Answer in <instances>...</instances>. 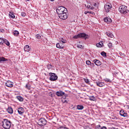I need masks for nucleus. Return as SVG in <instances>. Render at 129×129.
<instances>
[{
    "instance_id": "obj_8",
    "label": "nucleus",
    "mask_w": 129,
    "mask_h": 129,
    "mask_svg": "<svg viewBox=\"0 0 129 129\" xmlns=\"http://www.w3.org/2000/svg\"><path fill=\"white\" fill-rule=\"evenodd\" d=\"M112 7V6H111V4L109 3L106 4L104 6L105 12H106V13H108L110 11V9H111Z\"/></svg>"
},
{
    "instance_id": "obj_6",
    "label": "nucleus",
    "mask_w": 129,
    "mask_h": 129,
    "mask_svg": "<svg viewBox=\"0 0 129 129\" xmlns=\"http://www.w3.org/2000/svg\"><path fill=\"white\" fill-rule=\"evenodd\" d=\"M49 75L50 76L49 80L50 81H56L58 79V76L55 73H49Z\"/></svg>"
},
{
    "instance_id": "obj_37",
    "label": "nucleus",
    "mask_w": 129,
    "mask_h": 129,
    "mask_svg": "<svg viewBox=\"0 0 129 129\" xmlns=\"http://www.w3.org/2000/svg\"><path fill=\"white\" fill-rule=\"evenodd\" d=\"M26 88H27V89H31V87H30V86L28 85V84H26V86H25Z\"/></svg>"
},
{
    "instance_id": "obj_14",
    "label": "nucleus",
    "mask_w": 129,
    "mask_h": 129,
    "mask_svg": "<svg viewBox=\"0 0 129 129\" xmlns=\"http://www.w3.org/2000/svg\"><path fill=\"white\" fill-rule=\"evenodd\" d=\"M93 62L96 65V66H100L101 65V62L99 60L94 59Z\"/></svg>"
},
{
    "instance_id": "obj_44",
    "label": "nucleus",
    "mask_w": 129,
    "mask_h": 129,
    "mask_svg": "<svg viewBox=\"0 0 129 129\" xmlns=\"http://www.w3.org/2000/svg\"><path fill=\"white\" fill-rule=\"evenodd\" d=\"M90 65H91V66H92V67H94V63H91H91H90Z\"/></svg>"
},
{
    "instance_id": "obj_21",
    "label": "nucleus",
    "mask_w": 129,
    "mask_h": 129,
    "mask_svg": "<svg viewBox=\"0 0 129 129\" xmlns=\"http://www.w3.org/2000/svg\"><path fill=\"white\" fill-rule=\"evenodd\" d=\"M77 109H78V110H82V109H83V108H84V106H83V105H78L77 106Z\"/></svg>"
},
{
    "instance_id": "obj_12",
    "label": "nucleus",
    "mask_w": 129,
    "mask_h": 129,
    "mask_svg": "<svg viewBox=\"0 0 129 129\" xmlns=\"http://www.w3.org/2000/svg\"><path fill=\"white\" fill-rule=\"evenodd\" d=\"M24 112H25V110L23 109V107L18 108V112L19 114L23 115Z\"/></svg>"
},
{
    "instance_id": "obj_43",
    "label": "nucleus",
    "mask_w": 129,
    "mask_h": 129,
    "mask_svg": "<svg viewBox=\"0 0 129 129\" xmlns=\"http://www.w3.org/2000/svg\"><path fill=\"white\" fill-rule=\"evenodd\" d=\"M0 31L2 33H4L5 32V29H1Z\"/></svg>"
},
{
    "instance_id": "obj_1",
    "label": "nucleus",
    "mask_w": 129,
    "mask_h": 129,
    "mask_svg": "<svg viewBox=\"0 0 129 129\" xmlns=\"http://www.w3.org/2000/svg\"><path fill=\"white\" fill-rule=\"evenodd\" d=\"M2 125L5 129H10L12 125V122L8 119H5Z\"/></svg>"
},
{
    "instance_id": "obj_22",
    "label": "nucleus",
    "mask_w": 129,
    "mask_h": 129,
    "mask_svg": "<svg viewBox=\"0 0 129 129\" xmlns=\"http://www.w3.org/2000/svg\"><path fill=\"white\" fill-rule=\"evenodd\" d=\"M102 45H103V43L102 42H99L96 44V47L98 48H101L102 47Z\"/></svg>"
},
{
    "instance_id": "obj_20",
    "label": "nucleus",
    "mask_w": 129,
    "mask_h": 129,
    "mask_svg": "<svg viewBox=\"0 0 129 129\" xmlns=\"http://www.w3.org/2000/svg\"><path fill=\"white\" fill-rule=\"evenodd\" d=\"M106 35L108 36L110 38H113L114 36L113 34L111 33V32H106Z\"/></svg>"
},
{
    "instance_id": "obj_39",
    "label": "nucleus",
    "mask_w": 129,
    "mask_h": 129,
    "mask_svg": "<svg viewBox=\"0 0 129 129\" xmlns=\"http://www.w3.org/2000/svg\"><path fill=\"white\" fill-rule=\"evenodd\" d=\"M88 9H90V10H94V7H91L90 6H88Z\"/></svg>"
},
{
    "instance_id": "obj_31",
    "label": "nucleus",
    "mask_w": 129,
    "mask_h": 129,
    "mask_svg": "<svg viewBox=\"0 0 129 129\" xmlns=\"http://www.w3.org/2000/svg\"><path fill=\"white\" fill-rule=\"evenodd\" d=\"M53 68V66L51 65V64H49L47 65V68L48 70H50Z\"/></svg>"
},
{
    "instance_id": "obj_50",
    "label": "nucleus",
    "mask_w": 129,
    "mask_h": 129,
    "mask_svg": "<svg viewBox=\"0 0 129 129\" xmlns=\"http://www.w3.org/2000/svg\"><path fill=\"white\" fill-rule=\"evenodd\" d=\"M26 2H30V0H26Z\"/></svg>"
},
{
    "instance_id": "obj_7",
    "label": "nucleus",
    "mask_w": 129,
    "mask_h": 129,
    "mask_svg": "<svg viewBox=\"0 0 129 129\" xmlns=\"http://www.w3.org/2000/svg\"><path fill=\"white\" fill-rule=\"evenodd\" d=\"M58 17L59 19H61V20H66V19H68V15L66 12L58 15Z\"/></svg>"
},
{
    "instance_id": "obj_36",
    "label": "nucleus",
    "mask_w": 129,
    "mask_h": 129,
    "mask_svg": "<svg viewBox=\"0 0 129 129\" xmlns=\"http://www.w3.org/2000/svg\"><path fill=\"white\" fill-rule=\"evenodd\" d=\"M86 63L87 65H90V64H91V61H90V60H86Z\"/></svg>"
},
{
    "instance_id": "obj_38",
    "label": "nucleus",
    "mask_w": 129,
    "mask_h": 129,
    "mask_svg": "<svg viewBox=\"0 0 129 129\" xmlns=\"http://www.w3.org/2000/svg\"><path fill=\"white\" fill-rule=\"evenodd\" d=\"M77 47H78V48H81V49H82V48H83V45L79 44L77 45Z\"/></svg>"
},
{
    "instance_id": "obj_13",
    "label": "nucleus",
    "mask_w": 129,
    "mask_h": 129,
    "mask_svg": "<svg viewBox=\"0 0 129 129\" xmlns=\"http://www.w3.org/2000/svg\"><path fill=\"white\" fill-rule=\"evenodd\" d=\"M104 21L105 23H107V24H109L110 23H111L112 20L109 17H106L104 18Z\"/></svg>"
},
{
    "instance_id": "obj_46",
    "label": "nucleus",
    "mask_w": 129,
    "mask_h": 129,
    "mask_svg": "<svg viewBox=\"0 0 129 129\" xmlns=\"http://www.w3.org/2000/svg\"><path fill=\"white\" fill-rule=\"evenodd\" d=\"M84 14L85 15H87V14H88V11H85Z\"/></svg>"
},
{
    "instance_id": "obj_45",
    "label": "nucleus",
    "mask_w": 129,
    "mask_h": 129,
    "mask_svg": "<svg viewBox=\"0 0 129 129\" xmlns=\"http://www.w3.org/2000/svg\"><path fill=\"white\" fill-rule=\"evenodd\" d=\"M101 129H107L105 126H103L101 127Z\"/></svg>"
},
{
    "instance_id": "obj_42",
    "label": "nucleus",
    "mask_w": 129,
    "mask_h": 129,
    "mask_svg": "<svg viewBox=\"0 0 129 129\" xmlns=\"http://www.w3.org/2000/svg\"><path fill=\"white\" fill-rule=\"evenodd\" d=\"M58 129H67V128L65 127L64 126H61V127H59Z\"/></svg>"
},
{
    "instance_id": "obj_49",
    "label": "nucleus",
    "mask_w": 129,
    "mask_h": 129,
    "mask_svg": "<svg viewBox=\"0 0 129 129\" xmlns=\"http://www.w3.org/2000/svg\"><path fill=\"white\" fill-rule=\"evenodd\" d=\"M55 0H50L51 2H54Z\"/></svg>"
},
{
    "instance_id": "obj_34",
    "label": "nucleus",
    "mask_w": 129,
    "mask_h": 129,
    "mask_svg": "<svg viewBox=\"0 0 129 129\" xmlns=\"http://www.w3.org/2000/svg\"><path fill=\"white\" fill-rule=\"evenodd\" d=\"M26 13L22 12H21V17H26Z\"/></svg>"
},
{
    "instance_id": "obj_24",
    "label": "nucleus",
    "mask_w": 129,
    "mask_h": 129,
    "mask_svg": "<svg viewBox=\"0 0 129 129\" xmlns=\"http://www.w3.org/2000/svg\"><path fill=\"white\" fill-rule=\"evenodd\" d=\"M20 33L19 32V31L15 30L13 32V35H14V36H16V37H17V36H18L19 35Z\"/></svg>"
},
{
    "instance_id": "obj_15",
    "label": "nucleus",
    "mask_w": 129,
    "mask_h": 129,
    "mask_svg": "<svg viewBox=\"0 0 129 129\" xmlns=\"http://www.w3.org/2000/svg\"><path fill=\"white\" fill-rule=\"evenodd\" d=\"M64 94H65V92L62 91H59L56 92V95H57V96H62V95H64Z\"/></svg>"
},
{
    "instance_id": "obj_3",
    "label": "nucleus",
    "mask_w": 129,
    "mask_h": 129,
    "mask_svg": "<svg viewBox=\"0 0 129 129\" xmlns=\"http://www.w3.org/2000/svg\"><path fill=\"white\" fill-rule=\"evenodd\" d=\"M119 12L120 14H122V15H126V14L129 13L127 7L124 5H122L119 7Z\"/></svg>"
},
{
    "instance_id": "obj_27",
    "label": "nucleus",
    "mask_w": 129,
    "mask_h": 129,
    "mask_svg": "<svg viewBox=\"0 0 129 129\" xmlns=\"http://www.w3.org/2000/svg\"><path fill=\"white\" fill-rule=\"evenodd\" d=\"M4 43L7 46H9L10 45V42H9V41H8V40L7 39H4Z\"/></svg>"
},
{
    "instance_id": "obj_35",
    "label": "nucleus",
    "mask_w": 129,
    "mask_h": 129,
    "mask_svg": "<svg viewBox=\"0 0 129 129\" xmlns=\"http://www.w3.org/2000/svg\"><path fill=\"white\" fill-rule=\"evenodd\" d=\"M108 46L109 47V48H112V43L109 42V43H108Z\"/></svg>"
},
{
    "instance_id": "obj_10",
    "label": "nucleus",
    "mask_w": 129,
    "mask_h": 129,
    "mask_svg": "<svg viewBox=\"0 0 129 129\" xmlns=\"http://www.w3.org/2000/svg\"><path fill=\"white\" fill-rule=\"evenodd\" d=\"M6 86H7V87H13L14 86V83L11 82V81H8L6 84Z\"/></svg>"
},
{
    "instance_id": "obj_9",
    "label": "nucleus",
    "mask_w": 129,
    "mask_h": 129,
    "mask_svg": "<svg viewBox=\"0 0 129 129\" xmlns=\"http://www.w3.org/2000/svg\"><path fill=\"white\" fill-rule=\"evenodd\" d=\"M119 114L121 116H123V117H127V113L125 112L123 110H121L119 112Z\"/></svg>"
},
{
    "instance_id": "obj_11",
    "label": "nucleus",
    "mask_w": 129,
    "mask_h": 129,
    "mask_svg": "<svg viewBox=\"0 0 129 129\" xmlns=\"http://www.w3.org/2000/svg\"><path fill=\"white\" fill-rule=\"evenodd\" d=\"M56 48H58V49H63L64 48V44L59 42L56 44Z\"/></svg>"
},
{
    "instance_id": "obj_23",
    "label": "nucleus",
    "mask_w": 129,
    "mask_h": 129,
    "mask_svg": "<svg viewBox=\"0 0 129 129\" xmlns=\"http://www.w3.org/2000/svg\"><path fill=\"white\" fill-rule=\"evenodd\" d=\"M9 17L11 18V19H15V18H16L15 15H14V14H13L12 12H10Z\"/></svg>"
},
{
    "instance_id": "obj_30",
    "label": "nucleus",
    "mask_w": 129,
    "mask_h": 129,
    "mask_svg": "<svg viewBox=\"0 0 129 129\" xmlns=\"http://www.w3.org/2000/svg\"><path fill=\"white\" fill-rule=\"evenodd\" d=\"M5 43V39L3 38H0V44L1 45H3V44Z\"/></svg>"
},
{
    "instance_id": "obj_17",
    "label": "nucleus",
    "mask_w": 129,
    "mask_h": 129,
    "mask_svg": "<svg viewBox=\"0 0 129 129\" xmlns=\"http://www.w3.org/2000/svg\"><path fill=\"white\" fill-rule=\"evenodd\" d=\"M96 84L99 87H102L105 85L104 83L102 82H96Z\"/></svg>"
},
{
    "instance_id": "obj_16",
    "label": "nucleus",
    "mask_w": 129,
    "mask_h": 129,
    "mask_svg": "<svg viewBox=\"0 0 129 129\" xmlns=\"http://www.w3.org/2000/svg\"><path fill=\"white\" fill-rule=\"evenodd\" d=\"M24 50L25 52H30L31 51V49L30 47V46L28 45H26L25 46Z\"/></svg>"
},
{
    "instance_id": "obj_33",
    "label": "nucleus",
    "mask_w": 129,
    "mask_h": 129,
    "mask_svg": "<svg viewBox=\"0 0 129 129\" xmlns=\"http://www.w3.org/2000/svg\"><path fill=\"white\" fill-rule=\"evenodd\" d=\"M35 37L37 38V39H41V35L40 34H36L35 35Z\"/></svg>"
},
{
    "instance_id": "obj_40",
    "label": "nucleus",
    "mask_w": 129,
    "mask_h": 129,
    "mask_svg": "<svg viewBox=\"0 0 129 129\" xmlns=\"http://www.w3.org/2000/svg\"><path fill=\"white\" fill-rule=\"evenodd\" d=\"M96 129H101V126H100V125H98L96 126Z\"/></svg>"
},
{
    "instance_id": "obj_28",
    "label": "nucleus",
    "mask_w": 129,
    "mask_h": 129,
    "mask_svg": "<svg viewBox=\"0 0 129 129\" xmlns=\"http://www.w3.org/2000/svg\"><path fill=\"white\" fill-rule=\"evenodd\" d=\"M101 55L103 56V57H106V53L104 51L101 52Z\"/></svg>"
},
{
    "instance_id": "obj_18",
    "label": "nucleus",
    "mask_w": 129,
    "mask_h": 129,
    "mask_svg": "<svg viewBox=\"0 0 129 129\" xmlns=\"http://www.w3.org/2000/svg\"><path fill=\"white\" fill-rule=\"evenodd\" d=\"M7 111L8 113H10V114L14 113V110H13L12 107H8Z\"/></svg>"
},
{
    "instance_id": "obj_48",
    "label": "nucleus",
    "mask_w": 129,
    "mask_h": 129,
    "mask_svg": "<svg viewBox=\"0 0 129 129\" xmlns=\"http://www.w3.org/2000/svg\"><path fill=\"white\" fill-rule=\"evenodd\" d=\"M93 6H94V7H96V6H97L96 3H95Z\"/></svg>"
},
{
    "instance_id": "obj_47",
    "label": "nucleus",
    "mask_w": 129,
    "mask_h": 129,
    "mask_svg": "<svg viewBox=\"0 0 129 129\" xmlns=\"http://www.w3.org/2000/svg\"><path fill=\"white\" fill-rule=\"evenodd\" d=\"M88 14H93L91 11H88Z\"/></svg>"
},
{
    "instance_id": "obj_4",
    "label": "nucleus",
    "mask_w": 129,
    "mask_h": 129,
    "mask_svg": "<svg viewBox=\"0 0 129 129\" xmlns=\"http://www.w3.org/2000/svg\"><path fill=\"white\" fill-rule=\"evenodd\" d=\"M66 12H67V9L65 8L63 6L58 7L56 9V13L58 15L61 14H63V13H65Z\"/></svg>"
},
{
    "instance_id": "obj_29",
    "label": "nucleus",
    "mask_w": 129,
    "mask_h": 129,
    "mask_svg": "<svg viewBox=\"0 0 129 129\" xmlns=\"http://www.w3.org/2000/svg\"><path fill=\"white\" fill-rule=\"evenodd\" d=\"M60 41L63 44L64 43H66L67 41L66 39H64L63 38H60Z\"/></svg>"
},
{
    "instance_id": "obj_32",
    "label": "nucleus",
    "mask_w": 129,
    "mask_h": 129,
    "mask_svg": "<svg viewBox=\"0 0 129 129\" xmlns=\"http://www.w3.org/2000/svg\"><path fill=\"white\" fill-rule=\"evenodd\" d=\"M104 81H105V82H106V83H107V82H111V80H110V79H105L104 80Z\"/></svg>"
},
{
    "instance_id": "obj_19",
    "label": "nucleus",
    "mask_w": 129,
    "mask_h": 129,
    "mask_svg": "<svg viewBox=\"0 0 129 129\" xmlns=\"http://www.w3.org/2000/svg\"><path fill=\"white\" fill-rule=\"evenodd\" d=\"M6 61H8V59L4 57H0V63H5V62H6Z\"/></svg>"
},
{
    "instance_id": "obj_25",
    "label": "nucleus",
    "mask_w": 129,
    "mask_h": 129,
    "mask_svg": "<svg viewBox=\"0 0 129 129\" xmlns=\"http://www.w3.org/2000/svg\"><path fill=\"white\" fill-rule=\"evenodd\" d=\"M17 98L18 100H19V101H23L24 100V98H23V97H22L20 96H18L17 97Z\"/></svg>"
},
{
    "instance_id": "obj_26",
    "label": "nucleus",
    "mask_w": 129,
    "mask_h": 129,
    "mask_svg": "<svg viewBox=\"0 0 129 129\" xmlns=\"http://www.w3.org/2000/svg\"><path fill=\"white\" fill-rule=\"evenodd\" d=\"M90 100H92L93 101H94L95 100V97L94 96H91L89 97Z\"/></svg>"
},
{
    "instance_id": "obj_2",
    "label": "nucleus",
    "mask_w": 129,
    "mask_h": 129,
    "mask_svg": "<svg viewBox=\"0 0 129 129\" xmlns=\"http://www.w3.org/2000/svg\"><path fill=\"white\" fill-rule=\"evenodd\" d=\"M73 39H78L79 38H82V39H84V40H87V39H89V35L86 34L84 33H81L77 35L73 36Z\"/></svg>"
},
{
    "instance_id": "obj_5",
    "label": "nucleus",
    "mask_w": 129,
    "mask_h": 129,
    "mask_svg": "<svg viewBox=\"0 0 129 129\" xmlns=\"http://www.w3.org/2000/svg\"><path fill=\"white\" fill-rule=\"evenodd\" d=\"M38 124L40 126H44L47 124V120L44 118H41L39 119Z\"/></svg>"
},
{
    "instance_id": "obj_41",
    "label": "nucleus",
    "mask_w": 129,
    "mask_h": 129,
    "mask_svg": "<svg viewBox=\"0 0 129 129\" xmlns=\"http://www.w3.org/2000/svg\"><path fill=\"white\" fill-rule=\"evenodd\" d=\"M85 82L86 83H89V80H88V79H85Z\"/></svg>"
}]
</instances>
